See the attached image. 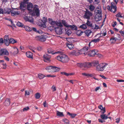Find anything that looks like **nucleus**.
Here are the masks:
<instances>
[{
    "label": "nucleus",
    "instance_id": "nucleus-1",
    "mask_svg": "<svg viewBox=\"0 0 124 124\" xmlns=\"http://www.w3.org/2000/svg\"><path fill=\"white\" fill-rule=\"evenodd\" d=\"M56 58L58 60L63 63L67 62L69 60L68 57L65 54L58 55L56 56Z\"/></svg>",
    "mask_w": 124,
    "mask_h": 124
},
{
    "label": "nucleus",
    "instance_id": "nucleus-2",
    "mask_svg": "<svg viewBox=\"0 0 124 124\" xmlns=\"http://www.w3.org/2000/svg\"><path fill=\"white\" fill-rule=\"evenodd\" d=\"M46 69L48 72H54L59 71L60 69L55 66H47Z\"/></svg>",
    "mask_w": 124,
    "mask_h": 124
},
{
    "label": "nucleus",
    "instance_id": "nucleus-3",
    "mask_svg": "<svg viewBox=\"0 0 124 124\" xmlns=\"http://www.w3.org/2000/svg\"><path fill=\"white\" fill-rule=\"evenodd\" d=\"M108 64L105 63H102L98 64L96 67V70L98 71H102Z\"/></svg>",
    "mask_w": 124,
    "mask_h": 124
},
{
    "label": "nucleus",
    "instance_id": "nucleus-4",
    "mask_svg": "<svg viewBox=\"0 0 124 124\" xmlns=\"http://www.w3.org/2000/svg\"><path fill=\"white\" fill-rule=\"evenodd\" d=\"M90 43L91 42H89V46H85L83 49L80 50L81 54H84L85 55H87V53H88L87 51L90 48L89 46H90Z\"/></svg>",
    "mask_w": 124,
    "mask_h": 124
},
{
    "label": "nucleus",
    "instance_id": "nucleus-5",
    "mask_svg": "<svg viewBox=\"0 0 124 124\" xmlns=\"http://www.w3.org/2000/svg\"><path fill=\"white\" fill-rule=\"evenodd\" d=\"M85 12V14L84 16V18L89 20L90 17L93 15L92 13L87 9H86Z\"/></svg>",
    "mask_w": 124,
    "mask_h": 124
},
{
    "label": "nucleus",
    "instance_id": "nucleus-6",
    "mask_svg": "<svg viewBox=\"0 0 124 124\" xmlns=\"http://www.w3.org/2000/svg\"><path fill=\"white\" fill-rule=\"evenodd\" d=\"M33 12V14L37 16H39V11L38 8V5H34L32 12Z\"/></svg>",
    "mask_w": 124,
    "mask_h": 124
},
{
    "label": "nucleus",
    "instance_id": "nucleus-7",
    "mask_svg": "<svg viewBox=\"0 0 124 124\" xmlns=\"http://www.w3.org/2000/svg\"><path fill=\"white\" fill-rule=\"evenodd\" d=\"M78 65L80 67L81 66L85 68H89L91 67V63L90 62H85L83 64L78 63Z\"/></svg>",
    "mask_w": 124,
    "mask_h": 124
},
{
    "label": "nucleus",
    "instance_id": "nucleus-8",
    "mask_svg": "<svg viewBox=\"0 0 124 124\" xmlns=\"http://www.w3.org/2000/svg\"><path fill=\"white\" fill-rule=\"evenodd\" d=\"M44 60L45 62H48L51 61L50 59L51 58V56L46 54H44L43 55Z\"/></svg>",
    "mask_w": 124,
    "mask_h": 124
},
{
    "label": "nucleus",
    "instance_id": "nucleus-9",
    "mask_svg": "<svg viewBox=\"0 0 124 124\" xmlns=\"http://www.w3.org/2000/svg\"><path fill=\"white\" fill-rule=\"evenodd\" d=\"M27 9L29 12L31 13L32 12L33 9V6L32 3L30 2H28L27 4Z\"/></svg>",
    "mask_w": 124,
    "mask_h": 124
},
{
    "label": "nucleus",
    "instance_id": "nucleus-10",
    "mask_svg": "<svg viewBox=\"0 0 124 124\" xmlns=\"http://www.w3.org/2000/svg\"><path fill=\"white\" fill-rule=\"evenodd\" d=\"M98 51L96 49H93L88 53L87 55H88L90 56H94L95 54H97V53L98 52Z\"/></svg>",
    "mask_w": 124,
    "mask_h": 124
},
{
    "label": "nucleus",
    "instance_id": "nucleus-11",
    "mask_svg": "<svg viewBox=\"0 0 124 124\" xmlns=\"http://www.w3.org/2000/svg\"><path fill=\"white\" fill-rule=\"evenodd\" d=\"M9 53L6 49L2 48L0 49V55H8Z\"/></svg>",
    "mask_w": 124,
    "mask_h": 124
},
{
    "label": "nucleus",
    "instance_id": "nucleus-12",
    "mask_svg": "<svg viewBox=\"0 0 124 124\" xmlns=\"http://www.w3.org/2000/svg\"><path fill=\"white\" fill-rule=\"evenodd\" d=\"M114 3L113 2H111V10L110 11L113 13H115L117 7L116 5H114Z\"/></svg>",
    "mask_w": 124,
    "mask_h": 124
},
{
    "label": "nucleus",
    "instance_id": "nucleus-13",
    "mask_svg": "<svg viewBox=\"0 0 124 124\" xmlns=\"http://www.w3.org/2000/svg\"><path fill=\"white\" fill-rule=\"evenodd\" d=\"M28 3L24 1L21 2L20 4V9L22 11H24L25 9L24 8L26 7V4Z\"/></svg>",
    "mask_w": 124,
    "mask_h": 124
},
{
    "label": "nucleus",
    "instance_id": "nucleus-14",
    "mask_svg": "<svg viewBox=\"0 0 124 124\" xmlns=\"http://www.w3.org/2000/svg\"><path fill=\"white\" fill-rule=\"evenodd\" d=\"M47 20L46 18L45 17H43L42 21L43 22V24H41L40 26L41 27L45 28L46 27V23L47 22Z\"/></svg>",
    "mask_w": 124,
    "mask_h": 124
},
{
    "label": "nucleus",
    "instance_id": "nucleus-15",
    "mask_svg": "<svg viewBox=\"0 0 124 124\" xmlns=\"http://www.w3.org/2000/svg\"><path fill=\"white\" fill-rule=\"evenodd\" d=\"M70 54L73 55L75 56L81 54L80 51L78 50H74L71 52Z\"/></svg>",
    "mask_w": 124,
    "mask_h": 124
},
{
    "label": "nucleus",
    "instance_id": "nucleus-16",
    "mask_svg": "<svg viewBox=\"0 0 124 124\" xmlns=\"http://www.w3.org/2000/svg\"><path fill=\"white\" fill-rule=\"evenodd\" d=\"M55 30V32L57 34L60 35L62 34V32L61 28L59 27H56Z\"/></svg>",
    "mask_w": 124,
    "mask_h": 124
},
{
    "label": "nucleus",
    "instance_id": "nucleus-17",
    "mask_svg": "<svg viewBox=\"0 0 124 124\" xmlns=\"http://www.w3.org/2000/svg\"><path fill=\"white\" fill-rule=\"evenodd\" d=\"M24 18L26 21H28L31 23L33 22V19L32 17L26 16L24 17Z\"/></svg>",
    "mask_w": 124,
    "mask_h": 124
},
{
    "label": "nucleus",
    "instance_id": "nucleus-18",
    "mask_svg": "<svg viewBox=\"0 0 124 124\" xmlns=\"http://www.w3.org/2000/svg\"><path fill=\"white\" fill-rule=\"evenodd\" d=\"M102 17V15L96 14L94 17L95 20L96 22L100 21L101 20Z\"/></svg>",
    "mask_w": 124,
    "mask_h": 124
},
{
    "label": "nucleus",
    "instance_id": "nucleus-19",
    "mask_svg": "<svg viewBox=\"0 0 124 124\" xmlns=\"http://www.w3.org/2000/svg\"><path fill=\"white\" fill-rule=\"evenodd\" d=\"M89 20L87 19L86 24V26L89 28H91L92 29L93 25V24L92 22L90 21Z\"/></svg>",
    "mask_w": 124,
    "mask_h": 124
},
{
    "label": "nucleus",
    "instance_id": "nucleus-20",
    "mask_svg": "<svg viewBox=\"0 0 124 124\" xmlns=\"http://www.w3.org/2000/svg\"><path fill=\"white\" fill-rule=\"evenodd\" d=\"M15 10V9L11 10V15L12 16H14L16 15H18L20 14V12L19 11H16Z\"/></svg>",
    "mask_w": 124,
    "mask_h": 124
},
{
    "label": "nucleus",
    "instance_id": "nucleus-21",
    "mask_svg": "<svg viewBox=\"0 0 124 124\" xmlns=\"http://www.w3.org/2000/svg\"><path fill=\"white\" fill-rule=\"evenodd\" d=\"M46 36L45 35H41L38 37L40 41H44L46 39Z\"/></svg>",
    "mask_w": 124,
    "mask_h": 124
},
{
    "label": "nucleus",
    "instance_id": "nucleus-22",
    "mask_svg": "<svg viewBox=\"0 0 124 124\" xmlns=\"http://www.w3.org/2000/svg\"><path fill=\"white\" fill-rule=\"evenodd\" d=\"M95 13L96 14H97L100 15H102L101 11V9L97 8L94 11Z\"/></svg>",
    "mask_w": 124,
    "mask_h": 124
},
{
    "label": "nucleus",
    "instance_id": "nucleus-23",
    "mask_svg": "<svg viewBox=\"0 0 124 124\" xmlns=\"http://www.w3.org/2000/svg\"><path fill=\"white\" fill-rule=\"evenodd\" d=\"M26 54L27 57L28 58H32L33 54L30 51L27 52L26 53Z\"/></svg>",
    "mask_w": 124,
    "mask_h": 124
},
{
    "label": "nucleus",
    "instance_id": "nucleus-24",
    "mask_svg": "<svg viewBox=\"0 0 124 124\" xmlns=\"http://www.w3.org/2000/svg\"><path fill=\"white\" fill-rule=\"evenodd\" d=\"M101 36L100 37L102 36H104L106 35V31L105 29H103L101 31L100 33Z\"/></svg>",
    "mask_w": 124,
    "mask_h": 124
},
{
    "label": "nucleus",
    "instance_id": "nucleus-25",
    "mask_svg": "<svg viewBox=\"0 0 124 124\" xmlns=\"http://www.w3.org/2000/svg\"><path fill=\"white\" fill-rule=\"evenodd\" d=\"M67 46L70 49H72L74 47V45L70 42L66 43Z\"/></svg>",
    "mask_w": 124,
    "mask_h": 124
},
{
    "label": "nucleus",
    "instance_id": "nucleus-26",
    "mask_svg": "<svg viewBox=\"0 0 124 124\" xmlns=\"http://www.w3.org/2000/svg\"><path fill=\"white\" fill-rule=\"evenodd\" d=\"M10 99H7L4 103V105L6 106H8L9 105L10 103Z\"/></svg>",
    "mask_w": 124,
    "mask_h": 124
},
{
    "label": "nucleus",
    "instance_id": "nucleus-27",
    "mask_svg": "<svg viewBox=\"0 0 124 124\" xmlns=\"http://www.w3.org/2000/svg\"><path fill=\"white\" fill-rule=\"evenodd\" d=\"M48 19L49 23L50 24L52 25H54L55 24L56 21H53V19L49 18Z\"/></svg>",
    "mask_w": 124,
    "mask_h": 124
},
{
    "label": "nucleus",
    "instance_id": "nucleus-28",
    "mask_svg": "<svg viewBox=\"0 0 124 124\" xmlns=\"http://www.w3.org/2000/svg\"><path fill=\"white\" fill-rule=\"evenodd\" d=\"M4 13H7L8 14H10L11 12V9L8 8H6L4 9Z\"/></svg>",
    "mask_w": 124,
    "mask_h": 124
},
{
    "label": "nucleus",
    "instance_id": "nucleus-29",
    "mask_svg": "<svg viewBox=\"0 0 124 124\" xmlns=\"http://www.w3.org/2000/svg\"><path fill=\"white\" fill-rule=\"evenodd\" d=\"M61 22L62 24H63L65 27L68 28L69 25H68L67 23L65 20H61Z\"/></svg>",
    "mask_w": 124,
    "mask_h": 124
},
{
    "label": "nucleus",
    "instance_id": "nucleus-30",
    "mask_svg": "<svg viewBox=\"0 0 124 124\" xmlns=\"http://www.w3.org/2000/svg\"><path fill=\"white\" fill-rule=\"evenodd\" d=\"M68 28H70L72 30L75 31H77L78 29L77 27L74 25H69Z\"/></svg>",
    "mask_w": 124,
    "mask_h": 124
},
{
    "label": "nucleus",
    "instance_id": "nucleus-31",
    "mask_svg": "<svg viewBox=\"0 0 124 124\" xmlns=\"http://www.w3.org/2000/svg\"><path fill=\"white\" fill-rule=\"evenodd\" d=\"M24 28L25 30L27 31H31L32 30V29L30 27L27 26H24Z\"/></svg>",
    "mask_w": 124,
    "mask_h": 124
},
{
    "label": "nucleus",
    "instance_id": "nucleus-32",
    "mask_svg": "<svg viewBox=\"0 0 124 124\" xmlns=\"http://www.w3.org/2000/svg\"><path fill=\"white\" fill-rule=\"evenodd\" d=\"M98 108L101 110L102 114H104L105 112V108H103L102 105H99L98 106Z\"/></svg>",
    "mask_w": 124,
    "mask_h": 124
},
{
    "label": "nucleus",
    "instance_id": "nucleus-33",
    "mask_svg": "<svg viewBox=\"0 0 124 124\" xmlns=\"http://www.w3.org/2000/svg\"><path fill=\"white\" fill-rule=\"evenodd\" d=\"M84 32L87 36H89L91 34L92 32L91 30H88L85 31Z\"/></svg>",
    "mask_w": 124,
    "mask_h": 124
},
{
    "label": "nucleus",
    "instance_id": "nucleus-34",
    "mask_svg": "<svg viewBox=\"0 0 124 124\" xmlns=\"http://www.w3.org/2000/svg\"><path fill=\"white\" fill-rule=\"evenodd\" d=\"M117 39L116 38L112 37L110 39V41L112 43H115Z\"/></svg>",
    "mask_w": 124,
    "mask_h": 124
},
{
    "label": "nucleus",
    "instance_id": "nucleus-35",
    "mask_svg": "<svg viewBox=\"0 0 124 124\" xmlns=\"http://www.w3.org/2000/svg\"><path fill=\"white\" fill-rule=\"evenodd\" d=\"M9 42L10 43L14 44L16 43L17 41L12 38H10L9 39Z\"/></svg>",
    "mask_w": 124,
    "mask_h": 124
},
{
    "label": "nucleus",
    "instance_id": "nucleus-36",
    "mask_svg": "<svg viewBox=\"0 0 124 124\" xmlns=\"http://www.w3.org/2000/svg\"><path fill=\"white\" fill-rule=\"evenodd\" d=\"M14 50L13 54L14 55H15L17 54L18 53L19 51L18 49L16 47L14 48Z\"/></svg>",
    "mask_w": 124,
    "mask_h": 124
},
{
    "label": "nucleus",
    "instance_id": "nucleus-37",
    "mask_svg": "<svg viewBox=\"0 0 124 124\" xmlns=\"http://www.w3.org/2000/svg\"><path fill=\"white\" fill-rule=\"evenodd\" d=\"M56 115L57 116H59L60 117H62L64 116L63 112H60L58 111H57Z\"/></svg>",
    "mask_w": 124,
    "mask_h": 124
},
{
    "label": "nucleus",
    "instance_id": "nucleus-38",
    "mask_svg": "<svg viewBox=\"0 0 124 124\" xmlns=\"http://www.w3.org/2000/svg\"><path fill=\"white\" fill-rule=\"evenodd\" d=\"M55 24L57 26H58L60 27H62L63 26V25L60 22H58L57 21H56L55 22Z\"/></svg>",
    "mask_w": 124,
    "mask_h": 124
},
{
    "label": "nucleus",
    "instance_id": "nucleus-39",
    "mask_svg": "<svg viewBox=\"0 0 124 124\" xmlns=\"http://www.w3.org/2000/svg\"><path fill=\"white\" fill-rule=\"evenodd\" d=\"M101 117L102 119L106 120L108 118V117L105 114H102L101 115Z\"/></svg>",
    "mask_w": 124,
    "mask_h": 124
},
{
    "label": "nucleus",
    "instance_id": "nucleus-40",
    "mask_svg": "<svg viewBox=\"0 0 124 124\" xmlns=\"http://www.w3.org/2000/svg\"><path fill=\"white\" fill-rule=\"evenodd\" d=\"M99 62L98 61L95 62L91 63V66H94L96 67L98 65Z\"/></svg>",
    "mask_w": 124,
    "mask_h": 124
},
{
    "label": "nucleus",
    "instance_id": "nucleus-41",
    "mask_svg": "<svg viewBox=\"0 0 124 124\" xmlns=\"http://www.w3.org/2000/svg\"><path fill=\"white\" fill-rule=\"evenodd\" d=\"M79 27L80 28L84 30L85 29L87 28V26L86 24H84L80 25Z\"/></svg>",
    "mask_w": 124,
    "mask_h": 124
},
{
    "label": "nucleus",
    "instance_id": "nucleus-42",
    "mask_svg": "<svg viewBox=\"0 0 124 124\" xmlns=\"http://www.w3.org/2000/svg\"><path fill=\"white\" fill-rule=\"evenodd\" d=\"M38 77L40 79H43L46 76L41 74H39L38 75Z\"/></svg>",
    "mask_w": 124,
    "mask_h": 124
},
{
    "label": "nucleus",
    "instance_id": "nucleus-43",
    "mask_svg": "<svg viewBox=\"0 0 124 124\" xmlns=\"http://www.w3.org/2000/svg\"><path fill=\"white\" fill-rule=\"evenodd\" d=\"M100 37H99L97 39H93L91 41L95 43L99 42L100 40Z\"/></svg>",
    "mask_w": 124,
    "mask_h": 124
},
{
    "label": "nucleus",
    "instance_id": "nucleus-44",
    "mask_svg": "<svg viewBox=\"0 0 124 124\" xmlns=\"http://www.w3.org/2000/svg\"><path fill=\"white\" fill-rule=\"evenodd\" d=\"M47 51L48 53H51L53 54L56 53H55L53 52V50L51 48H48L47 49Z\"/></svg>",
    "mask_w": 124,
    "mask_h": 124
},
{
    "label": "nucleus",
    "instance_id": "nucleus-45",
    "mask_svg": "<svg viewBox=\"0 0 124 124\" xmlns=\"http://www.w3.org/2000/svg\"><path fill=\"white\" fill-rule=\"evenodd\" d=\"M89 9L91 11H93L95 9V7L92 5L91 4L89 6Z\"/></svg>",
    "mask_w": 124,
    "mask_h": 124
},
{
    "label": "nucleus",
    "instance_id": "nucleus-46",
    "mask_svg": "<svg viewBox=\"0 0 124 124\" xmlns=\"http://www.w3.org/2000/svg\"><path fill=\"white\" fill-rule=\"evenodd\" d=\"M67 114L69 115L71 117L73 118H74L76 115L75 114H71L69 112H67Z\"/></svg>",
    "mask_w": 124,
    "mask_h": 124
},
{
    "label": "nucleus",
    "instance_id": "nucleus-47",
    "mask_svg": "<svg viewBox=\"0 0 124 124\" xmlns=\"http://www.w3.org/2000/svg\"><path fill=\"white\" fill-rule=\"evenodd\" d=\"M40 97V94L39 93H38L35 95V98L36 99H39Z\"/></svg>",
    "mask_w": 124,
    "mask_h": 124
},
{
    "label": "nucleus",
    "instance_id": "nucleus-48",
    "mask_svg": "<svg viewBox=\"0 0 124 124\" xmlns=\"http://www.w3.org/2000/svg\"><path fill=\"white\" fill-rule=\"evenodd\" d=\"M83 32L80 30H78L76 32V34L78 36H81Z\"/></svg>",
    "mask_w": 124,
    "mask_h": 124
},
{
    "label": "nucleus",
    "instance_id": "nucleus-49",
    "mask_svg": "<svg viewBox=\"0 0 124 124\" xmlns=\"http://www.w3.org/2000/svg\"><path fill=\"white\" fill-rule=\"evenodd\" d=\"M72 32L70 29H69L67 30L66 32V34H67L68 36L70 35Z\"/></svg>",
    "mask_w": 124,
    "mask_h": 124
},
{
    "label": "nucleus",
    "instance_id": "nucleus-50",
    "mask_svg": "<svg viewBox=\"0 0 124 124\" xmlns=\"http://www.w3.org/2000/svg\"><path fill=\"white\" fill-rule=\"evenodd\" d=\"M16 25L18 27H23L24 26L23 24L20 23L19 22H18L16 24Z\"/></svg>",
    "mask_w": 124,
    "mask_h": 124
},
{
    "label": "nucleus",
    "instance_id": "nucleus-51",
    "mask_svg": "<svg viewBox=\"0 0 124 124\" xmlns=\"http://www.w3.org/2000/svg\"><path fill=\"white\" fill-rule=\"evenodd\" d=\"M4 42L5 45L7 46H8L10 44L9 41V40L4 41Z\"/></svg>",
    "mask_w": 124,
    "mask_h": 124
},
{
    "label": "nucleus",
    "instance_id": "nucleus-52",
    "mask_svg": "<svg viewBox=\"0 0 124 124\" xmlns=\"http://www.w3.org/2000/svg\"><path fill=\"white\" fill-rule=\"evenodd\" d=\"M99 28V27L96 24L93 25L92 29H98Z\"/></svg>",
    "mask_w": 124,
    "mask_h": 124
},
{
    "label": "nucleus",
    "instance_id": "nucleus-53",
    "mask_svg": "<svg viewBox=\"0 0 124 124\" xmlns=\"http://www.w3.org/2000/svg\"><path fill=\"white\" fill-rule=\"evenodd\" d=\"M116 16L117 17L122 18L123 16H122L121 13L120 12H119L118 14L116 15Z\"/></svg>",
    "mask_w": 124,
    "mask_h": 124
},
{
    "label": "nucleus",
    "instance_id": "nucleus-54",
    "mask_svg": "<svg viewBox=\"0 0 124 124\" xmlns=\"http://www.w3.org/2000/svg\"><path fill=\"white\" fill-rule=\"evenodd\" d=\"M9 38L8 36V35H5L4 37V41L5 40H9Z\"/></svg>",
    "mask_w": 124,
    "mask_h": 124
},
{
    "label": "nucleus",
    "instance_id": "nucleus-55",
    "mask_svg": "<svg viewBox=\"0 0 124 124\" xmlns=\"http://www.w3.org/2000/svg\"><path fill=\"white\" fill-rule=\"evenodd\" d=\"M63 121L67 124H69V120L66 118H64L63 119Z\"/></svg>",
    "mask_w": 124,
    "mask_h": 124
},
{
    "label": "nucleus",
    "instance_id": "nucleus-56",
    "mask_svg": "<svg viewBox=\"0 0 124 124\" xmlns=\"http://www.w3.org/2000/svg\"><path fill=\"white\" fill-rule=\"evenodd\" d=\"M74 74V73H67L66 72L65 75L67 76H69L73 75Z\"/></svg>",
    "mask_w": 124,
    "mask_h": 124
},
{
    "label": "nucleus",
    "instance_id": "nucleus-57",
    "mask_svg": "<svg viewBox=\"0 0 124 124\" xmlns=\"http://www.w3.org/2000/svg\"><path fill=\"white\" fill-rule=\"evenodd\" d=\"M48 30H50V31L53 30L54 29V27L52 26H49L48 28Z\"/></svg>",
    "mask_w": 124,
    "mask_h": 124
},
{
    "label": "nucleus",
    "instance_id": "nucleus-58",
    "mask_svg": "<svg viewBox=\"0 0 124 124\" xmlns=\"http://www.w3.org/2000/svg\"><path fill=\"white\" fill-rule=\"evenodd\" d=\"M4 13V12L3 9L1 8H0V14H3Z\"/></svg>",
    "mask_w": 124,
    "mask_h": 124
},
{
    "label": "nucleus",
    "instance_id": "nucleus-59",
    "mask_svg": "<svg viewBox=\"0 0 124 124\" xmlns=\"http://www.w3.org/2000/svg\"><path fill=\"white\" fill-rule=\"evenodd\" d=\"M51 89L53 90V91L54 92L56 90V88L55 86H53L51 87Z\"/></svg>",
    "mask_w": 124,
    "mask_h": 124
},
{
    "label": "nucleus",
    "instance_id": "nucleus-60",
    "mask_svg": "<svg viewBox=\"0 0 124 124\" xmlns=\"http://www.w3.org/2000/svg\"><path fill=\"white\" fill-rule=\"evenodd\" d=\"M29 109V108L28 107H27L25 108H24L23 109V111H26L28 110Z\"/></svg>",
    "mask_w": 124,
    "mask_h": 124
},
{
    "label": "nucleus",
    "instance_id": "nucleus-61",
    "mask_svg": "<svg viewBox=\"0 0 124 124\" xmlns=\"http://www.w3.org/2000/svg\"><path fill=\"white\" fill-rule=\"evenodd\" d=\"M98 121L99 122L101 123H103V122H105V120H102V119H98Z\"/></svg>",
    "mask_w": 124,
    "mask_h": 124
},
{
    "label": "nucleus",
    "instance_id": "nucleus-62",
    "mask_svg": "<svg viewBox=\"0 0 124 124\" xmlns=\"http://www.w3.org/2000/svg\"><path fill=\"white\" fill-rule=\"evenodd\" d=\"M4 40L2 38H0V43L3 44L4 43Z\"/></svg>",
    "mask_w": 124,
    "mask_h": 124
},
{
    "label": "nucleus",
    "instance_id": "nucleus-63",
    "mask_svg": "<svg viewBox=\"0 0 124 124\" xmlns=\"http://www.w3.org/2000/svg\"><path fill=\"white\" fill-rule=\"evenodd\" d=\"M30 94V93L28 91L26 90L25 91V95H29Z\"/></svg>",
    "mask_w": 124,
    "mask_h": 124
},
{
    "label": "nucleus",
    "instance_id": "nucleus-64",
    "mask_svg": "<svg viewBox=\"0 0 124 124\" xmlns=\"http://www.w3.org/2000/svg\"><path fill=\"white\" fill-rule=\"evenodd\" d=\"M119 32L121 33L122 36H124V33L123 31L121 30L119 31Z\"/></svg>",
    "mask_w": 124,
    "mask_h": 124
}]
</instances>
